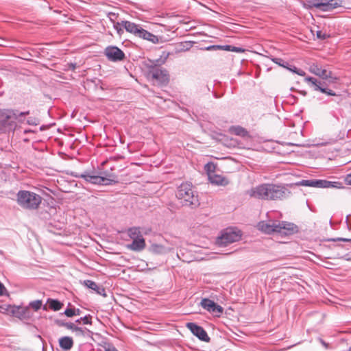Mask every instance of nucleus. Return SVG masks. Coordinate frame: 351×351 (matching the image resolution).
Listing matches in <instances>:
<instances>
[{"label": "nucleus", "instance_id": "6ab92c4d", "mask_svg": "<svg viewBox=\"0 0 351 351\" xmlns=\"http://www.w3.org/2000/svg\"><path fill=\"white\" fill-rule=\"evenodd\" d=\"M208 179L212 184L217 186H227L229 184V181L227 178L215 173H209Z\"/></svg>", "mask_w": 351, "mask_h": 351}, {"label": "nucleus", "instance_id": "423d86ee", "mask_svg": "<svg viewBox=\"0 0 351 351\" xmlns=\"http://www.w3.org/2000/svg\"><path fill=\"white\" fill-rule=\"evenodd\" d=\"M42 197L38 194L23 190V208L29 210H36L41 204Z\"/></svg>", "mask_w": 351, "mask_h": 351}, {"label": "nucleus", "instance_id": "6e6552de", "mask_svg": "<svg viewBox=\"0 0 351 351\" xmlns=\"http://www.w3.org/2000/svg\"><path fill=\"white\" fill-rule=\"evenodd\" d=\"M201 306L216 317H220L223 308L220 305L208 298H203L200 302Z\"/></svg>", "mask_w": 351, "mask_h": 351}, {"label": "nucleus", "instance_id": "4c0bfd02", "mask_svg": "<svg viewBox=\"0 0 351 351\" xmlns=\"http://www.w3.org/2000/svg\"><path fill=\"white\" fill-rule=\"evenodd\" d=\"M329 241H344V242H351V239H347V238H332L328 239Z\"/></svg>", "mask_w": 351, "mask_h": 351}, {"label": "nucleus", "instance_id": "cd10ccee", "mask_svg": "<svg viewBox=\"0 0 351 351\" xmlns=\"http://www.w3.org/2000/svg\"><path fill=\"white\" fill-rule=\"evenodd\" d=\"M73 332H75L77 335L82 336H85V332H88V337L93 339L92 336L94 335V333L86 328H83L75 326Z\"/></svg>", "mask_w": 351, "mask_h": 351}, {"label": "nucleus", "instance_id": "c03bdc74", "mask_svg": "<svg viewBox=\"0 0 351 351\" xmlns=\"http://www.w3.org/2000/svg\"><path fill=\"white\" fill-rule=\"evenodd\" d=\"M30 54L23 49V60H30Z\"/></svg>", "mask_w": 351, "mask_h": 351}, {"label": "nucleus", "instance_id": "4468645a", "mask_svg": "<svg viewBox=\"0 0 351 351\" xmlns=\"http://www.w3.org/2000/svg\"><path fill=\"white\" fill-rule=\"evenodd\" d=\"M149 74L153 79H155L160 83H166L169 80L167 70L162 69L157 66L152 67L149 71Z\"/></svg>", "mask_w": 351, "mask_h": 351}, {"label": "nucleus", "instance_id": "6e6d98bb", "mask_svg": "<svg viewBox=\"0 0 351 351\" xmlns=\"http://www.w3.org/2000/svg\"><path fill=\"white\" fill-rule=\"evenodd\" d=\"M80 310L79 308L75 309V315H80Z\"/></svg>", "mask_w": 351, "mask_h": 351}, {"label": "nucleus", "instance_id": "dca6fc26", "mask_svg": "<svg viewBox=\"0 0 351 351\" xmlns=\"http://www.w3.org/2000/svg\"><path fill=\"white\" fill-rule=\"evenodd\" d=\"M122 27L127 32L130 33L136 37L138 36V32L141 28V25L125 20L122 21Z\"/></svg>", "mask_w": 351, "mask_h": 351}, {"label": "nucleus", "instance_id": "37998d69", "mask_svg": "<svg viewBox=\"0 0 351 351\" xmlns=\"http://www.w3.org/2000/svg\"><path fill=\"white\" fill-rule=\"evenodd\" d=\"M344 180L347 184L351 185V173L346 176Z\"/></svg>", "mask_w": 351, "mask_h": 351}, {"label": "nucleus", "instance_id": "603ef678", "mask_svg": "<svg viewBox=\"0 0 351 351\" xmlns=\"http://www.w3.org/2000/svg\"><path fill=\"white\" fill-rule=\"evenodd\" d=\"M320 342L326 348H328V344L326 343L323 339H320Z\"/></svg>", "mask_w": 351, "mask_h": 351}, {"label": "nucleus", "instance_id": "58836bf2", "mask_svg": "<svg viewBox=\"0 0 351 351\" xmlns=\"http://www.w3.org/2000/svg\"><path fill=\"white\" fill-rule=\"evenodd\" d=\"M7 289L3 283L0 282V296L7 295Z\"/></svg>", "mask_w": 351, "mask_h": 351}, {"label": "nucleus", "instance_id": "2eb2a0df", "mask_svg": "<svg viewBox=\"0 0 351 351\" xmlns=\"http://www.w3.org/2000/svg\"><path fill=\"white\" fill-rule=\"evenodd\" d=\"M301 184L316 188H330V186H332L331 182L326 180H303Z\"/></svg>", "mask_w": 351, "mask_h": 351}, {"label": "nucleus", "instance_id": "1a4fd4ad", "mask_svg": "<svg viewBox=\"0 0 351 351\" xmlns=\"http://www.w3.org/2000/svg\"><path fill=\"white\" fill-rule=\"evenodd\" d=\"M305 82H306L315 91H320L322 93H325L328 95L335 96L336 93L324 86L326 84L324 82H322L317 80L316 78L313 77H306L304 79Z\"/></svg>", "mask_w": 351, "mask_h": 351}, {"label": "nucleus", "instance_id": "5fc2aeb1", "mask_svg": "<svg viewBox=\"0 0 351 351\" xmlns=\"http://www.w3.org/2000/svg\"><path fill=\"white\" fill-rule=\"evenodd\" d=\"M29 132H34V131H33L32 130H23V133L24 134H27V133H29Z\"/></svg>", "mask_w": 351, "mask_h": 351}, {"label": "nucleus", "instance_id": "f257e3e1", "mask_svg": "<svg viewBox=\"0 0 351 351\" xmlns=\"http://www.w3.org/2000/svg\"><path fill=\"white\" fill-rule=\"evenodd\" d=\"M246 195L264 200H282L288 198L291 191L284 185L262 184L247 190Z\"/></svg>", "mask_w": 351, "mask_h": 351}, {"label": "nucleus", "instance_id": "7c9ffc66", "mask_svg": "<svg viewBox=\"0 0 351 351\" xmlns=\"http://www.w3.org/2000/svg\"><path fill=\"white\" fill-rule=\"evenodd\" d=\"M113 27L117 31L119 36H121L123 34L124 28L122 27V21L121 22H114Z\"/></svg>", "mask_w": 351, "mask_h": 351}, {"label": "nucleus", "instance_id": "f3484780", "mask_svg": "<svg viewBox=\"0 0 351 351\" xmlns=\"http://www.w3.org/2000/svg\"><path fill=\"white\" fill-rule=\"evenodd\" d=\"M83 284L88 288L95 291L98 295L106 296V290L101 285H97L95 282L91 280H86Z\"/></svg>", "mask_w": 351, "mask_h": 351}, {"label": "nucleus", "instance_id": "bf43d9fd", "mask_svg": "<svg viewBox=\"0 0 351 351\" xmlns=\"http://www.w3.org/2000/svg\"><path fill=\"white\" fill-rule=\"evenodd\" d=\"M95 335L97 336V337H101L100 334H99V333H95Z\"/></svg>", "mask_w": 351, "mask_h": 351}, {"label": "nucleus", "instance_id": "a18cd8bd", "mask_svg": "<svg viewBox=\"0 0 351 351\" xmlns=\"http://www.w3.org/2000/svg\"><path fill=\"white\" fill-rule=\"evenodd\" d=\"M220 49V45H210L206 48V50H214Z\"/></svg>", "mask_w": 351, "mask_h": 351}, {"label": "nucleus", "instance_id": "393cba45", "mask_svg": "<svg viewBox=\"0 0 351 351\" xmlns=\"http://www.w3.org/2000/svg\"><path fill=\"white\" fill-rule=\"evenodd\" d=\"M29 112H23V121H26L27 123L29 125H34L36 126L40 124V119L39 118L35 115V116H30L26 117L27 115H29Z\"/></svg>", "mask_w": 351, "mask_h": 351}, {"label": "nucleus", "instance_id": "052dcab7", "mask_svg": "<svg viewBox=\"0 0 351 351\" xmlns=\"http://www.w3.org/2000/svg\"><path fill=\"white\" fill-rule=\"evenodd\" d=\"M84 337H88V332H85V336Z\"/></svg>", "mask_w": 351, "mask_h": 351}, {"label": "nucleus", "instance_id": "680f3d73", "mask_svg": "<svg viewBox=\"0 0 351 351\" xmlns=\"http://www.w3.org/2000/svg\"><path fill=\"white\" fill-rule=\"evenodd\" d=\"M348 351H351V346L349 348V349L348 350Z\"/></svg>", "mask_w": 351, "mask_h": 351}, {"label": "nucleus", "instance_id": "864d4df0", "mask_svg": "<svg viewBox=\"0 0 351 351\" xmlns=\"http://www.w3.org/2000/svg\"><path fill=\"white\" fill-rule=\"evenodd\" d=\"M12 311V313H13V315H14V316H16V317H19V318H20V319H21L20 315H19L18 313H15V311H14V308H12V311Z\"/></svg>", "mask_w": 351, "mask_h": 351}, {"label": "nucleus", "instance_id": "4d7b16f0", "mask_svg": "<svg viewBox=\"0 0 351 351\" xmlns=\"http://www.w3.org/2000/svg\"><path fill=\"white\" fill-rule=\"evenodd\" d=\"M186 45H187V47H186V49L187 50L191 47V45L190 43H187Z\"/></svg>", "mask_w": 351, "mask_h": 351}, {"label": "nucleus", "instance_id": "7ed1b4c3", "mask_svg": "<svg viewBox=\"0 0 351 351\" xmlns=\"http://www.w3.org/2000/svg\"><path fill=\"white\" fill-rule=\"evenodd\" d=\"M176 196L183 206L196 207L199 204L191 183H182L177 189Z\"/></svg>", "mask_w": 351, "mask_h": 351}, {"label": "nucleus", "instance_id": "473e14b6", "mask_svg": "<svg viewBox=\"0 0 351 351\" xmlns=\"http://www.w3.org/2000/svg\"><path fill=\"white\" fill-rule=\"evenodd\" d=\"M103 348L105 351H119L112 343L105 342Z\"/></svg>", "mask_w": 351, "mask_h": 351}, {"label": "nucleus", "instance_id": "412c9836", "mask_svg": "<svg viewBox=\"0 0 351 351\" xmlns=\"http://www.w3.org/2000/svg\"><path fill=\"white\" fill-rule=\"evenodd\" d=\"M43 302L40 300H36L29 302V305L23 307V319L28 317L29 308H33L35 311H38L42 306Z\"/></svg>", "mask_w": 351, "mask_h": 351}, {"label": "nucleus", "instance_id": "4be33fe9", "mask_svg": "<svg viewBox=\"0 0 351 351\" xmlns=\"http://www.w3.org/2000/svg\"><path fill=\"white\" fill-rule=\"evenodd\" d=\"M59 344L62 349L70 350L73 346V341L70 337H63L59 339Z\"/></svg>", "mask_w": 351, "mask_h": 351}, {"label": "nucleus", "instance_id": "aec40b11", "mask_svg": "<svg viewBox=\"0 0 351 351\" xmlns=\"http://www.w3.org/2000/svg\"><path fill=\"white\" fill-rule=\"evenodd\" d=\"M137 37L143 38L144 40H147L154 44L158 43L159 41L158 37L157 36L144 29L142 27L141 28Z\"/></svg>", "mask_w": 351, "mask_h": 351}, {"label": "nucleus", "instance_id": "e433bc0d", "mask_svg": "<svg viewBox=\"0 0 351 351\" xmlns=\"http://www.w3.org/2000/svg\"><path fill=\"white\" fill-rule=\"evenodd\" d=\"M64 313L67 317H72L73 315H75V308H66L64 311Z\"/></svg>", "mask_w": 351, "mask_h": 351}, {"label": "nucleus", "instance_id": "de8ad7c7", "mask_svg": "<svg viewBox=\"0 0 351 351\" xmlns=\"http://www.w3.org/2000/svg\"><path fill=\"white\" fill-rule=\"evenodd\" d=\"M232 51H234V52H243L244 49H243L241 47H237L232 46Z\"/></svg>", "mask_w": 351, "mask_h": 351}, {"label": "nucleus", "instance_id": "f03ea898", "mask_svg": "<svg viewBox=\"0 0 351 351\" xmlns=\"http://www.w3.org/2000/svg\"><path fill=\"white\" fill-rule=\"evenodd\" d=\"M259 229L266 234L277 233L282 236H289L299 231L298 226L293 223L285 221L269 220L258 223Z\"/></svg>", "mask_w": 351, "mask_h": 351}, {"label": "nucleus", "instance_id": "13d9d810", "mask_svg": "<svg viewBox=\"0 0 351 351\" xmlns=\"http://www.w3.org/2000/svg\"><path fill=\"white\" fill-rule=\"evenodd\" d=\"M204 88L206 89L207 91H210V88L208 86H206Z\"/></svg>", "mask_w": 351, "mask_h": 351}, {"label": "nucleus", "instance_id": "f8f14e48", "mask_svg": "<svg viewBox=\"0 0 351 351\" xmlns=\"http://www.w3.org/2000/svg\"><path fill=\"white\" fill-rule=\"evenodd\" d=\"M309 71L311 73L319 76L323 80L331 79V80H330L331 82H333L337 80L336 77H332V73L330 71H327L326 69H322L317 64H313L311 65Z\"/></svg>", "mask_w": 351, "mask_h": 351}, {"label": "nucleus", "instance_id": "09e8293b", "mask_svg": "<svg viewBox=\"0 0 351 351\" xmlns=\"http://www.w3.org/2000/svg\"><path fill=\"white\" fill-rule=\"evenodd\" d=\"M332 186H330V188H339V185H341V183L338 182H331Z\"/></svg>", "mask_w": 351, "mask_h": 351}, {"label": "nucleus", "instance_id": "2f4dec72", "mask_svg": "<svg viewBox=\"0 0 351 351\" xmlns=\"http://www.w3.org/2000/svg\"><path fill=\"white\" fill-rule=\"evenodd\" d=\"M81 322H83L84 324H91V316L90 315H85L84 317H80L75 321L77 323H80Z\"/></svg>", "mask_w": 351, "mask_h": 351}, {"label": "nucleus", "instance_id": "a19ab883", "mask_svg": "<svg viewBox=\"0 0 351 351\" xmlns=\"http://www.w3.org/2000/svg\"><path fill=\"white\" fill-rule=\"evenodd\" d=\"M17 202L19 204H22V190L17 193Z\"/></svg>", "mask_w": 351, "mask_h": 351}, {"label": "nucleus", "instance_id": "f704fd0d", "mask_svg": "<svg viewBox=\"0 0 351 351\" xmlns=\"http://www.w3.org/2000/svg\"><path fill=\"white\" fill-rule=\"evenodd\" d=\"M60 326H65L66 328L70 329L71 330H74L75 328V324L72 322H62L59 324Z\"/></svg>", "mask_w": 351, "mask_h": 351}, {"label": "nucleus", "instance_id": "49530a36", "mask_svg": "<svg viewBox=\"0 0 351 351\" xmlns=\"http://www.w3.org/2000/svg\"><path fill=\"white\" fill-rule=\"evenodd\" d=\"M69 174L74 178H82V176H83V173L80 174L78 173L73 172V171H71Z\"/></svg>", "mask_w": 351, "mask_h": 351}, {"label": "nucleus", "instance_id": "c756f323", "mask_svg": "<svg viewBox=\"0 0 351 351\" xmlns=\"http://www.w3.org/2000/svg\"><path fill=\"white\" fill-rule=\"evenodd\" d=\"M271 60L272 62H274V63L278 64L279 66H282L283 68H286V67H287V66H289V62L285 61L282 58H271Z\"/></svg>", "mask_w": 351, "mask_h": 351}, {"label": "nucleus", "instance_id": "a211bd4d", "mask_svg": "<svg viewBox=\"0 0 351 351\" xmlns=\"http://www.w3.org/2000/svg\"><path fill=\"white\" fill-rule=\"evenodd\" d=\"M145 241L142 237L138 239H133L130 244L127 245L128 249L135 252H140L145 247Z\"/></svg>", "mask_w": 351, "mask_h": 351}, {"label": "nucleus", "instance_id": "5701e85b", "mask_svg": "<svg viewBox=\"0 0 351 351\" xmlns=\"http://www.w3.org/2000/svg\"><path fill=\"white\" fill-rule=\"evenodd\" d=\"M229 132L237 136L241 137H245L248 136V132L241 126H231L229 129Z\"/></svg>", "mask_w": 351, "mask_h": 351}, {"label": "nucleus", "instance_id": "c85d7f7f", "mask_svg": "<svg viewBox=\"0 0 351 351\" xmlns=\"http://www.w3.org/2000/svg\"><path fill=\"white\" fill-rule=\"evenodd\" d=\"M286 69L294 73L298 74V75H300V76H304L306 75V73L303 70L298 69L294 65H290L289 64V66H287V67H286Z\"/></svg>", "mask_w": 351, "mask_h": 351}, {"label": "nucleus", "instance_id": "bb28decb", "mask_svg": "<svg viewBox=\"0 0 351 351\" xmlns=\"http://www.w3.org/2000/svg\"><path fill=\"white\" fill-rule=\"evenodd\" d=\"M47 303L49 304V307L55 311L60 310L63 306L62 302L54 299H48Z\"/></svg>", "mask_w": 351, "mask_h": 351}, {"label": "nucleus", "instance_id": "72a5a7b5", "mask_svg": "<svg viewBox=\"0 0 351 351\" xmlns=\"http://www.w3.org/2000/svg\"><path fill=\"white\" fill-rule=\"evenodd\" d=\"M204 169L207 171L208 175H209V173H214L213 171L215 169V167L213 163H208L205 165Z\"/></svg>", "mask_w": 351, "mask_h": 351}, {"label": "nucleus", "instance_id": "39448f33", "mask_svg": "<svg viewBox=\"0 0 351 351\" xmlns=\"http://www.w3.org/2000/svg\"><path fill=\"white\" fill-rule=\"evenodd\" d=\"M241 238V232L237 228H228L221 231V235L217 239V244L219 247H226L228 245L239 241Z\"/></svg>", "mask_w": 351, "mask_h": 351}, {"label": "nucleus", "instance_id": "79ce46f5", "mask_svg": "<svg viewBox=\"0 0 351 351\" xmlns=\"http://www.w3.org/2000/svg\"><path fill=\"white\" fill-rule=\"evenodd\" d=\"M108 17L110 21L114 24V22H115V19H117V16L114 13H109Z\"/></svg>", "mask_w": 351, "mask_h": 351}, {"label": "nucleus", "instance_id": "9d476101", "mask_svg": "<svg viewBox=\"0 0 351 351\" xmlns=\"http://www.w3.org/2000/svg\"><path fill=\"white\" fill-rule=\"evenodd\" d=\"M105 55L112 62L122 61L125 58L123 51L115 46L107 47L105 49Z\"/></svg>", "mask_w": 351, "mask_h": 351}, {"label": "nucleus", "instance_id": "ea45409f", "mask_svg": "<svg viewBox=\"0 0 351 351\" xmlns=\"http://www.w3.org/2000/svg\"><path fill=\"white\" fill-rule=\"evenodd\" d=\"M219 49H223V50L232 51V45H220Z\"/></svg>", "mask_w": 351, "mask_h": 351}, {"label": "nucleus", "instance_id": "a878e982", "mask_svg": "<svg viewBox=\"0 0 351 351\" xmlns=\"http://www.w3.org/2000/svg\"><path fill=\"white\" fill-rule=\"evenodd\" d=\"M127 233L128 237L133 239L142 237L141 229L139 227H132L128 229Z\"/></svg>", "mask_w": 351, "mask_h": 351}, {"label": "nucleus", "instance_id": "0eeeda50", "mask_svg": "<svg viewBox=\"0 0 351 351\" xmlns=\"http://www.w3.org/2000/svg\"><path fill=\"white\" fill-rule=\"evenodd\" d=\"M82 178L86 182L99 185H111L117 182L114 179L108 178L103 176H96L90 172L83 173Z\"/></svg>", "mask_w": 351, "mask_h": 351}, {"label": "nucleus", "instance_id": "3c124183", "mask_svg": "<svg viewBox=\"0 0 351 351\" xmlns=\"http://www.w3.org/2000/svg\"><path fill=\"white\" fill-rule=\"evenodd\" d=\"M342 258H343L344 260H346V261H351V256L348 254L344 255Z\"/></svg>", "mask_w": 351, "mask_h": 351}, {"label": "nucleus", "instance_id": "c9c22d12", "mask_svg": "<svg viewBox=\"0 0 351 351\" xmlns=\"http://www.w3.org/2000/svg\"><path fill=\"white\" fill-rule=\"evenodd\" d=\"M316 35H317V38L321 39V40H324L326 38H329V36H330L328 34H327L325 32H323L321 30L317 31L316 33Z\"/></svg>", "mask_w": 351, "mask_h": 351}, {"label": "nucleus", "instance_id": "8fccbe9b", "mask_svg": "<svg viewBox=\"0 0 351 351\" xmlns=\"http://www.w3.org/2000/svg\"><path fill=\"white\" fill-rule=\"evenodd\" d=\"M69 66V68L72 70V71H74L76 68V64L75 63H70L68 64Z\"/></svg>", "mask_w": 351, "mask_h": 351}, {"label": "nucleus", "instance_id": "b1692460", "mask_svg": "<svg viewBox=\"0 0 351 351\" xmlns=\"http://www.w3.org/2000/svg\"><path fill=\"white\" fill-rule=\"evenodd\" d=\"M149 251L154 254H163L168 252L167 249L160 244H152L149 247Z\"/></svg>", "mask_w": 351, "mask_h": 351}, {"label": "nucleus", "instance_id": "ddd939ff", "mask_svg": "<svg viewBox=\"0 0 351 351\" xmlns=\"http://www.w3.org/2000/svg\"><path fill=\"white\" fill-rule=\"evenodd\" d=\"M311 5L326 12L339 7L340 3L336 0H327L324 2L320 0H313Z\"/></svg>", "mask_w": 351, "mask_h": 351}, {"label": "nucleus", "instance_id": "9b49d317", "mask_svg": "<svg viewBox=\"0 0 351 351\" xmlns=\"http://www.w3.org/2000/svg\"><path fill=\"white\" fill-rule=\"evenodd\" d=\"M186 327L190 331L196 336L199 339L204 342H209L210 339L208 337L206 331L200 326L195 323L189 322L186 324Z\"/></svg>", "mask_w": 351, "mask_h": 351}, {"label": "nucleus", "instance_id": "20e7f679", "mask_svg": "<svg viewBox=\"0 0 351 351\" xmlns=\"http://www.w3.org/2000/svg\"><path fill=\"white\" fill-rule=\"evenodd\" d=\"M22 116V112L14 109H0V132L14 130L16 121Z\"/></svg>", "mask_w": 351, "mask_h": 351}]
</instances>
